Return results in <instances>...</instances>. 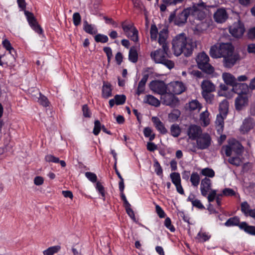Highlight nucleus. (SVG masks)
Returning <instances> with one entry per match:
<instances>
[{
  "mask_svg": "<svg viewBox=\"0 0 255 255\" xmlns=\"http://www.w3.org/2000/svg\"><path fill=\"white\" fill-rule=\"evenodd\" d=\"M125 22H123L122 23V28L125 32L126 34H129L128 33L130 32L131 30H133V28H135L133 24H125Z\"/></svg>",
  "mask_w": 255,
  "mask_h": 255,
  "instance_id": "nucleus-48",
  "label": "nucleus"
},
{
  "mask_svg": "<svg viewBox=\"0 0 255 255\" xmlns=\"http://www.w3.org/2000/svg\"><path fill=\"white\" fill-rule=\"evenodd\" d=\"M24 14L32 29L38 34L42 33L43 30L38 24L33 14L27 10H24Z\"/></svg>",
  "mask_w": 255,
  "mask_h": 255,
  "instance_id": "nucleus-7",
  "label": "nucleus"
},
{
  "mask_svg": "<svg viewBox=\"0 0 255 255\" xmlns=\"http://www.w3.org/2000/svg\"><path fill=\"white\" fill-rule=\"evenodd\" d=\"M215 20L218 23L224 22L228 18V14L224 8H219L214 14Z\"/></svg>",
  "mask_w": 255,
  "mask_h": 255,
  "instance_id": "nucleus-18",
  "label": "nucleus"
},
{
  "mask_svg": "<svg viewBox=\"0 0 255 255\" xmlns=\"http://www.w3.org/2000/svg\"><path fill=\"white\" fill-rule=\"evenodd\" d=\"M220 45L218 46L216 45L212 46L210 49V55L214 58H218L221 57L220 52Z\"/></svg>",
  "mask_w": 255,
  "mask_h": 255,
  "instance_id": "nucleus-29",
  "label": "nucleus"
},
{
  "mask_svg": "<svg viewBox=\"0 0 255 255\" xmlns=\"http://www.w3.org/2000/svg\"><path fill=\"white\" fill-rule=\"evenodd\" d=\"M245 29L244 24L239 20L237 22H235L229 28L230 33L235 37H241L244 32Z\"/></svg>",
  "mask_w": 255,
  "mask_h": 255,
  "instance_id": "nucleus-9",
  "label": "nucleus"
},
{
  "mask_svg": "<svg viewBox=\"0 0 255 255\" xmlns=\"http://www.w3.org/2000/svg\"><path fill=\"white\" fill-rule=\"evenodd\" d=\"M61 249L60 246H54L49 247L46 250L43 251V255H53L59 252Z\"/></svg>",
  "mask_w": 255,
  "mask_h": 255,
  "instance_id": "nucleus-32",
  "label": "nucleus"
},
{
  "mask_svg": "<svg viewBox=\"0 0 255 255\" xmlns=\"http://www.w3.org/2000/svg\"><path fill=\"white\" fill-rule=\"evenodd\" d=\"M235 144H230L225 146V152L227 156H230L232 154V151L234 150Z\"/></svg>",
  "mask_w": 255,
  "mask_h": 255,
  "instance_id": "nucleus-57",
  "label": "nucleus"
},
{
  "mask_svg": "<svg viewBox=\"0 0 255 255\" xmlns=\"http://www.w3.org/2000/svg\"><path fill=\"white\" fill-rule=\"evenodd\" d=\"M161 101L162 104L171 107H175L179 101L172 93H165L161 96Z\"/></svg>",
  "mask_w": 255,
  "mask_h": 255,
  "instance_id": "nucleus-8",
  "label": "nucleus"
},
{
  "mask_svg": "<svg viewBox=\"0 0 255 255\" xmlns=\"http://www.w3.org/2000/svg\"><path fill=\"white\" fill-rule=\"evenodd\" d=\"M102 96L103 98L105 99H108L112 96V85L110 83L103 82Z\"/></svg>",
  "mask_w": 255,
  "mask_h": 255,
  "instance_id": "nucleus-25",
  "label": "nucleus"
},
{
  "mask_svg": "<svg viewBox=\"0 0 255 255\" xmlns=\"http://www.w3.org/2000/svg\"><path fill=\"white\" fill-rule=\"evenodd\" d=\"M155 209L156 213L160 218L165 217V213L164 211L158 205H156Z\"/></svg>",
  "mask_w": 255,
  "mask_h": 255,
  "instance_id": "nucleus-59",
  "label": "nucleus"
},
{
  "mask_svg": "<svg viewBox=\"0 0 255 255\" xmlns=\"http://www.w3.org/2000/svg\"><path fill=\"white\" fill-rule=\"evenodd\" d=\"M162 49L156 50L154 52H151L150 56L156 63L162 64L168 69H171L174 67V63L166 58L168 48V47H162Z\"/></svg>",
  "mask_w": 255,
  "mask_h": 255,
  "instance_id": "nucleus-2",
  "label": "nucleus"
},
{
  "mask_svg": "<svg viewBox=\"0 0 255 255\" xmlns=\"http://www.w3.org/2000/svg\"><path fill=\"white\" fill-rule=\"evenodd\" d=\"M83 116L86 118H90L91 113L90 112L87 105H84L82 107Z\"/></svg>",
  "mask_w": 255,
  "mask_h": 255,
  "instance_id": "nucleus-58",
  "label": "nucleus"
},
{
  "mask_svg": "<svg viewBox=\"0 0 255 255\" xmlns=\"http://www.w3.org/2000/svg\"><path fill=\"white\" fill-rule=\"evenodd\" d=\"M204 3L203 2L198 4L197 6H194L193 7V15L199 20H202L206 17V13L203 10L200 9L201 6H204Z\"/></svg>",
  "mask_w": 255,
  "mask_h": 255,
  "instance_id": "nucleus-23",
  "label": "nucleus"
},
{
  "mask_svg": "<svg viewBox=\"0 0 255 255\" xmlns=\"http://www.w3.org/2000/svg\"><path fill=\"white\" fill-rule=\"evenodd\" d=\"M201 173L202 175L207 176L209 177L212 178L215 176L214 171L209 168H205L201 170Z\"/></svg>",
  "mask_w": 255,
  "mask_h": 255,
  "instance_id": "nucleus-41",
  "label": "nucleus"
},
{
  "mask_svg": "<svg viewBox=\"0 0 255 255\" xmlns=\"http://www.w3.org/2000/svg\"><path fill=\"white\" fill-rule=\"evenodd\" d=\"M248 98L246 96L239 95L235 100V107L237 110L240 111L248 105Z\"/></svg>",
  "mask_w": 255,
  "mask_h": 255,
  "instance_id": "nucleus-19",
  "label": "nucleus"
},
{
  "mask_svg": "<svg viewBox=\"0 0 255 255\" xmlns=\"http://www.w3.org/2000/svg\"><path fill=\"white\" fill-rule=\"evenodd\" d=\"M102 126H101V123L99 120H96L94 122V128L93 129V133L95 135H97L100 133L102 129Z\"/></svg>",
  "mask_w": 255,
  "mask_h": 255,
  "instance_id": "nucleus-45",
  "label": "nucleus"
},
{
  "mask_svg": "<svg viewBox=\"0 0 255 255\" xmlns=\"http://www.w3.org/2000/svg\"><path fill=\"white\" fill-rule=\"evenodd\" d=\"M149 89L154 93L161 96L165 94L167 91V86L165 83L161 80H153L149 84Z\"/></svg>",
  "mask_w": 255,
  "mask_h": 255,
  "instance_id": "nucleus-5",
  "label": "nucleus"
},
{
  "mask_svg": "<svg viewBox=\"0 0 255 255\" xmlns=\"http://www.w3.org/2000/svg\"><path fill=\"white\" fill-rule=\"evenodd\" d=\"M128 60L132 62L136 63L138 60V54L135 47L132 46L129 51Z\"/></svg>",
  "mask_w": 255,
  "mask_h": 255,
  "instance_id": "nucleus-31",
  "label": "nucleus"
},
{
  "mask_svg": "<svg viewBox=\"0 0 255 255\" xmlns=\"http://www.w3.org/2000/svg\"><path fill=\"white\" fill-rule=\"evenodd\" d=\"M164 226L171 232H174L175 230L174 227L171 224V219L169 217H167L165 219L164 221Z\"/></svg>",
  "mask_w": 255,
  "mask_h": 255,
  "instance_id": "nucleus-52",
  "label": "nucleus"
},
{
  "mask_svg": "<svg viewBox=\"0 0 255 255\" xmlns=\"http://www.w3.org/2000/svg\"><path fill=\"white\" fill-rule=\"evenodd\" d=\"M95 40L97 42L106 43L109 40L108 37L104 34H97L94 37Z\"/></svg>",
  "mask_w": 255,
  "mask_h": 255,
  "instance_id": "nucleus-38",
  "label": "nucleus"
},
{
  "mask_svg": "<svg viewBox=\"0 0 255 255\" xmlns=\"http://www.w3.org/2000/svg\"><path fill=\"white\" fill-rule=\"evenodd\" d=\"M239 59V55L238 54H231L223 57V65L226 68L232 67Z\"/></svg>",
  "mask_w": 255,
  "mask_h": 255,
  "instance_id": "nucleus-14",
  "label": "nucleus"
},
{
  "mask_svg": "<svg viewBox=\"0 0 255 255\" xmlns=\"http://www.w3.org/2000/svg\"><path fill=\"white\" fill-rule=\"evenodd\" d=\"M189 108L191 111H194L197 109H200V104L197 100H192L189 103Z\"/></svg>",
  "mask_w": 255,
  "mask_h": 255,
  "instance_id": "nucleus-46",
  "label": "nucleus"
},
{
  "mask_svg": "<svg viewBox=\"0 0 255 255\" xmlns=\"http://www.w3.org/2000/svg\"><path fill=\"white\" fill-rule=\"evenodd\" d=\"M202 133V128L195 125H190L187 130V135L192 140L196 139Z\"/></svg>",
  "mask_w": 255,
  "mask_h": 255,
  "instance_id": "nucleus-11",
  "label": "nucleus"
},
{
  "mask_svg": "<svg viewBox=\"0 0 255 255\" xmlns=\"http://www.w3.org/2000/svg\"><path fill=\"white\" fill-rule=\"evenodd\" d=\"M2 44L3 46L8 51L10 49H13V47L11 46V45L9 40L5 39L2 41Z\"/></svg>",
  "mask_w": 255,
  "mask_h": 255,
  "instance_id": "nucleus-63",
  "label": "nucleus"
},
{
  "mask_svg": "<svg viewBox=\"0 0 255 255\" xmlns=\"http://www.w3.org/2000/svg\"><path fill=\"white\" fill-rule=\"evenodd\" d=\"M201 93L213 92L216 90L215 86L209 80H205L201 83Z\"/></svg>",
  "mask_w": 255,
  "mask_h": 255,
  "instance_id": "nucleus-21",
  "label": "nucleus"
},
{
  "mask_svg": "<svg viewBox=\"0 0 255 255\" xmlns=\"http://www.w3.org/2000/svg\"><path fill=\"white\" fill-rule=\"evenodd\" d=\"M146 148L149 151H154L157 149V146L153 142H148L147 143Z\"/></svg>",
  "mask_w": 255,
  "mask_h": 255,
  "instance_id": "nucleus-60",
  "label": "nucleus"
},
{
  "mask_svg": "<svg viewBox=\"0 0 255 255\" xmlns=\"http://www.w3.org/2000/svg\"><path fill=\"white\" fill-rule=\"evenodd\" d=\"M228 162L236 166H239L241 165L242 160L239 157H231L228 159Z\"/></svg>",
  "mask_w": 255,
  "mask_h": 255,
  "instance_id": "nucleus-44",
  "label": "nucleus"
},
{
  "mask_svg": "<svg viewBox=\"0 0 255 255\" xmlns=\"http://www.w3.org/2000/svg\"><path fill=\"white\" fill-rule=\"evenodd\" d=\"M45 159L47 162H53V163H58L59 161V159L58 157H56L51 154H48L45 156Z\"/></svg>",
  "mask_w": 255,
  "mask_h": 255,
  "instance_id": "nucleus-56",
  "label": "nucleus"
},
{
  "mask_svg": "<svg viewBox=\"0 0 255 255\" xmlns=\"http://www.w3.org/2000/svg\"><path fill=\"white\" fill-rule=\"evenodd\" d=\"M114 99L116 101V104L117 105H123L126 100V97L124 95H116Z\"/></svg>",
  "mask_w": 255,
  "mask_h": 255,
  "instance_id": "nucleus-42",
  "label": "nucleus"
},
{
  "mask_svg": "<svg viewBox=\"0 0 255 255\" xmlns=\"http://www.w3.org/2000/svg\"><path fill=\"white\" fill-rule=\"evenodd\" d=\"M190 181L192 186L197 187L200 181V178L198 173L196 172H193L191 174Z\"/></svg>",
  "mask_w": 255,
  "mask_h": 255,
  "instance_id": "nucleus-33",
  "label": "nucleus"
},
{
  "mask_svg": "<svg viewBox=\"0 0 255 255\" xmlns=\"http://www.w3.org/2000/svg\"><path fill=\"white\" fill-rule=\"evenodd\" d=\"M149 77L148 74H144L141 80L139 82L136 94L138 96L143 94L145 89V84Z\"/></svg>",
  "mask_w": 255,
  "mask_h": 255,
  "instance_id": "nucleus-22",
  "label": "nucleus"
},
{
  "mask_svg": "<svg viewBox=\"0 0 255 255\" xmlns=\"http://www.w3.org/2000/svg\"><path fill=\"white\" fill-rule=\"evenodd\" d=\"M171 134L175 137L179 136L181 133V128L177 124H173L170 127Z\"/></svg>",
  "mask_w": 255,
  "mask_h": 255,
  "instance_id": "nucleus-35",
  "label": "nucleus"
},
{
  "mask_svg": "<svg viewBox=\"0 0 255 255\" xmlns=\"http://www.w3.org/2000/svg\"><path fill=\"white\" fill-rule=\"evenodd\" d=\"M254 125L253 119L248 118L243 121L241 129L244 132H247L254 128Z\"/></svg>",
  "mask_w": 255,
  "mask_h": 255,
  "instance_id": "nucleus-24",
  "label": "nucleus"
},
{
  "mask_svg": "<svg viewBox=\"0 0 255 255\" xmlns=\"http://www.w3.org/2000/svg\"><path fill=\"white\" fill-rule=\"evenodd\" d=\"M198 68L204 73L212 74L214 72V68L209 63V57L204 52L199 53L196 59Z\"/></svg>",
  "mask_w": 255,
  "mask_h": 255,
  "instance_id": "nucleus-3",
  "label": "nucleus"
},
{
  "mask_svg": "<svg viewBox=\"0 0 255 255\" xmlns=\"http://www.w3.org/2000/svg\"><path fill=\"white\" fill-rule=\"evenodd\" d=\"M83 29L87 33L93 35L97 33V30L91 24H89L87 20L84 21Z\"/></svg>",
  "mask_w": 255,
  "mask_h": 255,
  "instance_id": "nucleus-30",
  "label": "nucleus"
},
{
  "mask_svg": "<svg viewBox=\"0 0 255 255\" xmlns=\"http://www.w3.org/2000/svg\"><path fill=\"white\" fill-rule=\"evenodd\" d=\"M154 167H155V172L156 173V174L158 176H162V168L160 166V164H159V162L157 160H155L154 161Z\"/></svg>",
  "mask_w": 255,
  "mask_h": 255,
  "instance_id": "nucleus-50",
  "label": "nucleus"
},
{
  "mask_svg": "<svg viewBox=\"0 0 255 255\" xmlns=\"http://www.w3.org/2000/svg\"><path fill=\"white\" fill-rule=\"evenodd\" d=\"M193 206L199 209L203 210L205 209V207L202 204L200 200L198 199H196L192 203Z\"/></svg>",
  "mask_w": 255,
  "mask_h": 255,
  "instance_id": "nucleus-61",
  "label": "nucleus"
},
{
  "mask_svg": "<svg viewBox=\"0 0 255 255\" xmlns=\"http://www.w3.org/2000/svg\"><path fill=\"white\" fill-rule=\"evenodd\" d=\"M96 188L97 191L102 196L103 199L104 200L105 198V189L104 186L100 182H97L96 183Z\"/></svg>",
  "mask_w": 255,
  "mask_h": 255,
  "instance_id": "nucleus-51",
  "label": "nucleus"
},
{
  "mask_svg": "<svg viewBox=\"0 0 255 255\" xmlns=\"http://www.w3.org/2000/svg\"><path fill=\"white\" fill-rule=\"evenodd\" d=\"M221 57H224L234 53V48L230 43H222L220 44Z\"/></svg>",
  "mask_w": 255,
  "mask_h": 255,
  "instance_id": "nucleus-15",
  "label": "nucleus"
},
{
  "mask_svg": "<svg viewBox=\"0 0 255 255\" xmlns=\"http://www.w3.org/2000/svg\"><path fill=\"white\" fill-rule=\"evenodd\" d=\"M222 193L223 195L225 196H236V192L233 189L229 188H225L223 190Z\"/></svg>",
  "mask_w": 255,
  "mask_h": 255,
  "instance_id": "nucleus-53",
  "label": "nucleus"
},
{
  "mask_svg": "<svg viewBox=\"0 0 255 255\" xmlns=\"http://www.w3.org/2000/svg\"><path fill=\"white\" fill-rule=\"evenodd\" d=\"M237 89L233 90L235 93L241 95V94H247L249 91V85L246 83H237Z\"/></svg>",
  "mask_w": 255,
  "mask_h": 255,
  "instance_id": "nucleus-28",
  "label": "nucleus"
},
{
  "mask_svg": "<svg viewBox=\"0 0 255 255\" xmlns=\"http://www.w3.org/2000/svg\"><path fill=\"white\" fill-rule=\"evenodd\" d=\"M210 238L211 236L209 235L208 233L200 231L198 233L196 239L198 240V242L203 243L208 241Z\"/></svg>",
  "mask_w": 255,
  "mask_h": 255,
  "instance_id": "nucleus-34",
  "label": "nucleus"
},
{
  "mask_svg": "<svg viewBox=\"0 0 255 255\" xmlns=\"http://www.w3.org/2000/svg\"><path fill=\"white\" fill-rule=\"evenodd\" d=\"M194 46L193 43L187 39L184 33L177 35L172 41V48L176 56L183 53L186 57L189 56L192 53Z\"/></svg>",
  "mask_w": 255,
  "mask_h": 255,
  "instance_id": "nucleus-1",
  "label": "nucleus"
},
{
  "mask_svg": "<svg viewBox=\"0 0 255 255\" xmlns=\"http://www.w3.org/2000/svg\"><path fill=\"white\" fill-rule=\"evenodd\" d=\"M222 77L224 82L228 85L232 87V90L237 89V79L231 74L225 73L223 74Z\"/></svg>",
  "mask_w": 255,
  "mask_h": 255,
  "instance_id": "nucleus-16",
  "label": "nucleus"
},
{
  "mask_svg": "<svg viewBox=\"0 0 255 255\" xmlns=\"http://www.w3.org/2000/svg\"><path fill=\"white\" fill-rule=\"evenodd\" d=\"M129 34H126L128 37L130 38V40L134 41L137 42L138 41V30L136 28H133V30H131L128 33Z\"/></svg>",
  "mask_w": 255,
  "mask_h": 255,
  "instance_id": "nucleus-36",
  "label": "nucleus"
},
{
  "mask_svg": "<svg viewBox=\"0 0 255 255\" xmlns=\"http://www.w3.org/2000/svg\"><path fill=\"white\" fill-rule=\"evenodd\" d=\"M151 120L155 128L160 133L164 134L167 132V130L165 128L164 124L158 117H153Z\"/></svg>",
  "mask_w": 255,
  "mask_h": 255,
  "instance_id": "nucleus-20",
  "label": "nucleus"
},
{
  "mask_svg": "<svg viewBox=\"0 0 255 255\" xmlns=\"http://www.w3.org/2000/svg\"><path fill=\"white\" fill-rule=\"evenodd\" d=\"M85 176L92 182H96L97 180V177L96 174L91 172H87L85 173Z\"/></svg>",
  "mask_w": 255,
  "mask_h": 255,
  "instance_id": "nucleus-55",
  "label": "nucleus"
},
{
  "mask_svg": "<svg viewBox=\"0 0 255 255\" xmlns=\"http://www.w3.org/2000/svg\"><path fill=\"white\" fill-rule=\"evenodd\" d=\"M38 102L39 104L43 107H47L49 106V101L48 99L44 95L40 94L39 98H38Z\"/></svg>",
  "mask_w": 255,
  "mask_h": 255,
  "instance_id": "nucleus-49",
  "label": "nucleus"
},
{
  "mask_svg": "<svg viewBox=\"0 0 255 255\" xmlns=\"http://www.w3.org/2000/svg\"><path fill=\"white\" fill-rule=\"evenodd\" d=\"M211 93L212 92L201 93L202 97L204 98L206 102L210 104H212L214 99V96Z\"/></svg>",
  "mask_w": 255,
  "mask_h": 255,
  "instance_id": "nucleus-40",
  "label": "nucleus"
},
{
  "mask_svg": "<svg viewBox=\"0 0 255 255\" xmlns=\"http://www.w3.org/2000/svg\"><path fill=\"white\" fill-rule=\"evenodd\" d=\"M200 119L203 122L205 127H206L209 124L208 112L202 113L200 115Z\"/></svg>",
  "mask_w": 255,
  "mask_h": 255,
  "instance_id": "nucleus-54",
  "label": "nucleus"
},
{
  "mask_svg": "<svg viewBox=\"0 0 255 255\" xmlns=\"http://www.w3.org/2000/svg\"><path fill=\"white\" fill-rule=\"evenodd\" d=\"M81 16L79 12H75L73 14V22L75 26H77L81 23Z\"/></svg>",
  "mask_w": 255,
  "mask_h": 255,
  "instance_id": "nucleus-47",
  "label": "nucleus"
},
{
  "mask_svg": "<svg viewBox=\"0 0 255 255\" xmlns=\"http://www.w3.org/2000/svg\"><path fill=\"white\" fill-rule=\"evenodd\" d=\"M211 180L205 177L201 180L200 184L201 193L203 196L206 197L208 192L211 190Z\"/></svg>",
  "mask_w": 255,
  "mask_h": 255,
  "instance_id": "nucleus-17",
  "label": "nucleus"
},
{
  "mask_svg": "<svg viewBox=\"0 0 255 255\" xmlns=\"http://www.w3.org/2000/svg\"><path fill=\"white\" fill-rule=\"evenodd\" d=\"M190 10V9L188 8L185 9L177 14L174 21L175 24L178 26H181L185 24L189 15Z\"/></svg>",
  "mask_w": 255,
  "mask_h": 255,
  "instance_id": "nucleus-13",
  "label": "nucleus"
},
{
  "mask_svg": "<svg viewBox=\"0 0 255 255\" xmlns=\"http://www.w3.org/2000/svg\"><path fill=\"white\" fill-rule=\"evenodd\" d=\"M143 102L150 105L158 107L160 106V101L155 97L151 95H147L144 97Z\"/></svg>",
  "mask_w": 255,
  "mask_h": 255,
  "instance_id": "nucleus-27",
  "label": "nucleus"
},
{
  "mask_svg": "<svg viewBox=\"0 0 255 255\" xmlns=\"http://www.w3.org/2000/svg\"><path fill=\"white\" fill-rule=\"evenodd\" d=\"M150 34L151 40H156L157 37L158 29L155 24H151Z\"/></svg>",
  "mask_w": 255,
  "mask_h": 255,
  "instance_id": "nucleus-39",
  "label": "nucleus"
},
{
  "mask_svg": "<svg viewBox=\"0 0 255 255\" xmlns=\"http://www.w3.org/2000/svg\"><path fill=\"white\" fill-rule=\"evenodd\" d=\"M168 37V30L166 28H163L159 33L158 43L162 47H167L166 39Z\"/></svg>",
  "mask_w": 255,
  "mask_h": 255,
  "instance_id": "nucleus-26",
  "label": "nucleus"
},
{
  "mask_svg": "<svg viewBox=\"0 0 255 255\" xmlns=\"http://www.w3.org/2000/svg\"><path fill=\"white\" fill-rule=\"evenodd\" d=\"M224 225L226 227L239 226L240 229L244 230L246 233H247V232L245 230V229H246L247 227H254V226L248 225L246 222H243L240 223V218L237 216L229 218L224 223Z\"/></svg>",
  "mask_w": 255,
  "mask_h": 255,
  "instance_id": "nucleus-10",
  "label": "nucleus"
},
{
  "mask_svg": "<svg viewBox=\"0 0 255 255\" xmlns=\"http://www.w3.org/2000/svg\"><path fill=\"white\" fill-rule=\"evenodd\" d=\"M228 102L226 100L223 101L220 105V114L217 115L215 122L216 128L219 132L223 131L224 125V120L228 114Z\"/></svg>",
  "mask_w": 255,
  "mask_h": 255,
  "instance_id": "nucleus-4",
  "label": "nucleus"
},
{
  "mask_svg": "<svg viewBox=\"0 0 255 255\" xmlns=\"http://www.w3.org/2000/svg\"><path fill=\"white\" fill-rule=\"evenodd\" d=\"M245 230L247 232V233L255 236V227H247Z\"/></svg>",
  "mask_w": 255,
  "mask_h": 255,
  "instance_id": "nucleus-64",
  "label": "nucleus"
},
{
  "mask_svg": "<svg viewBox=\"0 0 255 255\" xmlns=\"http://www.w3.org/2000/svg\"><path fill=\"white\" fill-rule=\"evenodd\" d=\"M250 208L249 204L246 201L243 202L241 205V211L246 215H250V211L251 210Z\"/></svg>",
  "mask_w": 255,
  "mask_h": 255,
  "instance_id": "nucleus-43",
  "label": "nucleus"
},
{
  "mask_svg": "<svg viewBox=\"0 0 255 255\" xmlns=\"http://www.w3.org/2000/svg\"><path fill=\"white\" fill-rule=\"evenodd\" d=\"M169 91L174 95H179L185 91L186 88L184 84L180 81H173L169 84Z\"/></svg>",
  "mask_w": 255,
  "mask_h": 255,
  "instance_id": "nucleus-12",
  "label": "nucleus"
},
{
  "mask_svg": "<svg viewBox=\"0 0 255 255\" xmlns=\"http://www.w3.org/2000/svg\"><path fill=\"white\" fill-rule=\"evenodd\" d=\"M126 212L128 215L133 220L135 219V215L133 211L131 208V206H127L125 207Z\"/></svg>",
  "mask_w": 255,
  "mask_h": 255,
  "instance_id": "nucleus-62",
  "label": "nucleus"
},
{
  "mask_svg": "<svg viewBox=\"0 0 255 255\" xmlns=\"http://www.w3.org/2000/svg\"><path fill=\"white\" fill-rule=\"evenodd\" d=\"M196 140L197 147L199 149H207L211 144V136L207 132L202 133Z\"/></svg>",
  "mask_w": 255,
  "mask_h": 255,
  "instance_id": "nucleus-6",
  "label": "nucleus"
},
{
  "mask_svg": "<svg viewBox=\"0 0 255 255\" xmlns=\"http://www.w3.org/2000/svg\"><path fill=\"white\" fill-rule=\"evenodd\" d=\"M170 177L172 182L175 185L181 182V177L178 172H172L170 174Z\"/></svg>",
  "mask_w": 255,
  "mask_h": 255,
  "instance_id": "nucleus-37",
  "label": "nucleus"
}]
</instances>
